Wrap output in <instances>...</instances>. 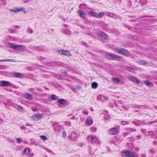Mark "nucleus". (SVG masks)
Wrapping results in <instances>:
<instances>
[{
    "label": "nucleus",
    "mask_w": 157,
    "mask_h": 157,
    "mask_svg": "<svg viewBox=\"0 0 157 157\" xmlns=\"http://www.w3.org/2000/svg\"><path fill=\"white\" fill-rule=\"evenodd\" d=\"M17 142L18 143H21L22 142V140L21 138H17L16 139Z\"/></svg>",
    "instance_id": "6e6d98bb"
},
{
    "label": "nucleus",
    "mask_w": 157,
    "mask_h": 157,
    "mask_svg": "<svg viewBox=\"0 0 157 157\" xmlns=\"http://www.w3.org/2000/svg\"><path fill=\"white\" fill-rule=\"evenodd\" d=\"M88 14L91 17L97 18V17L98 16V14L97 13L92 11H89Z\"/></svg>",
    "instance_id": "f3484780"
},
{
    "label": "nucleus",
    "mask_w": 157,
    "mask_h": 157,
    "mask_svg": "<svg viewBox=\"0 0 157 157\" xmlns=\"http://www.w3.org/2000/svg\"><path fill=\"white\" fill-rule=\"evenodd\" d=\"M98 34L104 39H108L109 38V36L107 34L101 31L99 32Z\"/></svg>",
    "instance_id": "4468645a"
},
{
    "label": "nucleus",
    "mask_w": 157,
    "mask_h": 157,
    "mask_svg": "<svg viewBox=\"0 0 157 157\" xmlns=\"http://www.w3.org/2000/svg\"><path fill=\"white\" fill-rule=\"evenodd\" d=\"M57 52L60 54H62L67 56H70L71 55L70 51L68 50H59L57 51Z\"/></svg>",
    "instance_id": "0eeeda50"
},
{
    "label": "nucleus",
    "mask_w": 157,
    "mask_h": 157,
    "mask_svg": "<svg viewBox=\"0 0 157 157\" xmlns=\"http://www.w3.org/2000/svg\"><path fill=\"white\" fill-rule=\"evenodd\" d=\"M18 12L20 11L24 13H26V10L25 9L24 7H21V8H18Z\"/></svg>",
    "instance_id": "c756f323"
},
{
    "label": "nucleus",
    "mask_w": 157,
    "mask_h": 157,
    "mask_svg": "<svg viewBox=\"0 0 157 157\" xmlns=\"http://www.w3.org/2000/svg\"><path fill=\"white\" fill-rule=\"evenodd\" d=\"M114 82H115L116 84L120 82V80L118 78H114L113 79Z\"/></svg>",
    "instance_id": "473e14b6"
},
{
    "label": "nucleus",
    "mask_w": 157,
    "mask_h": 157,
    "mask_svg": "<svg viewBox=\"0 0 157 157\" xmlns=\"http://www.w3.org/2000/svg\"><path fill=\"white\" fill-rule=\"evenodd\" d=\"M140 131L143 134H145L146 132V130L144 129H141L140 130Z\"/></svg>",
    "instance_id": "052dcab7"
},
{
    "label": "nucleus",
    "mask_w": 157,
    "mask_h": 157,
    "mask_svg": "<svg viewBox=\"0 0 157 157\" xmlns=\"http://www.w3.org/2000/svg\"><path fill=\"white\" fill-rule=\"evenodd\" d=\"M28 32L29 33H33V30L30 27H28L27 30Z\"/></svg>",
    "instance_id": "a19ab883"
},
{
    "label": "nucleus",
    "mask_w": 157,
    "mask_h": 157,
    "mask_svg": "<svg viewBox=\"0 0 157 157\" xmlns=\"http://www.w3.org/2000/svg\"><path fill=\"white\" fill-rule=\"evenodd\" d=\"M148 133L151 136V137H153V136L156 135V132L155 131H149L148 132Z\"/></svg>",
    "instance_id": "5701e85b"
},
{
    "label": "nucleus",
    "mask_w": 157,
    "mask_h": 157,
    "mask_svg": "<svg viewBox=\"0 0 157 157\" xmlns=\"http://www.w3.org/2000/svg\"><path fill=\"white\" fill-rule=\"evenodd\" d=\"M78 13L80 17L83 18L86 17V14L83 11L79 10L78 11Z\"/></svg>",
    "instance_id": "dca6fc26"
},
{
    "label": "nucleus",
    "mask_w": 157,
    "mask_h": 157,
    "mask_svg": "<svg viewBox=\"0 0 157 157\" xmlns=\"http://www.w3.org/2000/svg\"><path fill=\"white\" fill-rule=\"evenodd\" d=\"M9 46L10 48L16 50L24 51L26 48V47L24 45H17L13 43H10Z\"/></svg>",
    "instance_id": "f257e3e1"
},
{
    "label": "nucleus",
    "mask_w": 157,
    "mask_h": 157,
    "mask_svg": "<svg viewBox=\"0 0 157 157\" xmlns=\"http://www.w3.org/2000/svg\"><path fill=\"white\" fill-rule=\"evenodd\" d=\"M36 90L40 92H42L43 91L42 89L40 87L36 88Z\"/></svg>",
    "instance_id": "4d7b16f0"
},
{
    "label": "nucleus",
    "mask_w": 157,
    "mask_h": 157,
    "mask_svg": "<svg viewBox=\"0 0 157 157\" xmlns=\"http://www.w3.org/2000/svg\"><path fill=\"white\" fill-rule=\"evenodd\" d=\"M149 151L150 153L153 155L155 154L156 153V150L153 148H150Z\"/></svg>",
    "instance_id": "7c9ffc66"
},
{
    "label": "nucleus",
    "mask_w": 157,
    "mask_h": 157,
    "mask_svg": "<svg viewBox=\"0 0 157 157\" xmlns=\"http://www.w3.org/2000/svg\"><path fill=\"white\" fill-rule=\"evenodd\" d=\"M103 97L101 95L99 96L98 98V100H102Z\"/></svg>",
    "instance_id": "69168bd1"
},
{
    "label": "nucleus",
    "mask_w": 157,
    "mask_h": 157,
    "mask_svg": "<svg viewBox=\"0 0 157 157\" xmlns=\"http://www.w3.org/2000/svg\"><path fill=\"white\" fill-rule=\"evenodd\" d=\"M114 15V13H108V16L109 17L113 18Z\"/></svg>",
    "instance_id": "49530a36"
},
{
    "label": "nucleus",
    "mask_w": 157,
    "mask_h": 157,
    "mask_svg": "<svg viewBox=\"0 0 157 157\" xmlns=\"http://www.w3.org/2000/svg\"><path fill=\"white\" fill-rule=\"evenodd\" d=\"M133 107H136L139 109H144L145 108V106H139L138 105H135L133 106Z\"/></svg>",
    "instance_id": "2f4dec72"
},
{
    "label": "nucleus",
    "mask_w": 157,
    "mask_h": 157,
    "mask_svg": "<svg viewBox=\"0 0 157 157\" xmlns=\"http://www.w3.org/2000/svg\"><path fill=\"white\" fill-rule=\"evenodd\" d=\"M83 113L86 115H87L88 113V112L86 110L83 111Z\"/></svg>",
    "instance_id": "338daca9"
},
{
    "label": "nucleus",
    "mask_w": 157,
    "mask_h": 157,
    "mask_svg": "<svg viewBox=\"0 0 157 157\" xmlns=\"http://www.w3.org/2000/svg\"><path fill=\"white\" fill-rule=\"evenodd\" d=\"M90 129L91 131L95 132L96 131L97 128L95 127H93L90 128Z\"/></svg>",
    "instance_id": "09e8293b"
},
{
    "label": "nucleus",
    "mask_w": 157,
    "mask_h": 157,
    "mask_svg": "<svg viewBox=\"0 0 157 157\" xmlns=\"http://www.w3.org/2000/svg\"><path fill=\"white\" fill-rule=\"evenodd\" d=\"M140 124H141V122L140 121H137V122L136 124V125L139 126H140Z\"/></svg>",
    "instance_id": "0e129e2a"
},
{
    "label": "nucleus",
    "mask_w": 157,
    "mask_h": 157,
    "mask_svg": "<svg viewBox=\"0 0 157 157\" xmlns=\"http://www.w3.org/2000/svg\"><path fill=\"white\" fill-rule=\"evenodd\" d=\"M78 137L77 133L74 132H72L70 135L68 136V138L71 141H76Z\"/></svg>",
    "instance_id": "39448f33"
},
{
    "label": "nucleus",
    "mask_w": 157,
    "mask_h": 157,
    "mask_svg": "<svg viewBox=\"0 0 157 157\" xmlns=\"http://www.w3.org/2000/svg\"><path fill=\"white\" fill-rule=\"evenodd\" d=\"M117 132V130L115 128L110 129L108 131V133L111 135H115Z\"/></svg>",
    "instance_id": "f8f14e48"
},
{
    "label": "nucleus",
    "mask_w": 157,
    "mask_h": 157,
    "mask_svg": "<svg viewBox=\"0 0 157 157\" xmlns=\"http://www.w3.org/2000/svg\"><path fill=\"white\" fill-rule=\"evenodd\" d=\"M114 59V60H118L121 61H123L124 60V59L122 57L116 55L115 56Z\"/></svg>",
    "instance_id": "a211bd4d"
},
{
    "label": "nucleus",
    "mask_w": 157,
    "mask_h": 157,
    "mask_svg": "<svg viewBox=\"0 0 157 157\" xmlns=\"http://www.w3.org/2000/svg\"><path fill=\"white\" fill-rule=\"evenodd\" d=\"M101 24L103 25L102 27L105 30L106 29V26L107 25L105 24L103 22H101Z\"/></svg>",
    "instance_id": "ea45409f"
},
{
    "label": "nucleus",
    "mask_w": 157,
    "mask_h": 157,
    "mask_svg": "<svg viewBox=\"0 0 157 157\" xmlns=\"http://www.w3.org/2000/svg\"><path fill=\"white\" fill-rule=\"evenodd\" d=\"M18 109L20 112H24V109L22 107L20 106Z\"/></svg>",
    "instance_id": "58836bf2"
},
{
    "label": "nucleus",
    "mask_w": 157,
    "mask_h": 157,
    "mask_svg": "<svg viewBox=\"0 0 157 157\" xmlns=\"http://www.w3.org/2000/svg\"><path fill=\"white\" fill-rule=\"evenodd\" d=\"M91 141L94 144H99V141L98 138L95 136H92L91 137Z\"/></svg>",
    "instance_id": "ddd939ff"
},
{
    "label": "nucleus",
    "mask_w": 157,
    "mask_h": 157,
    "mask_svg": "<svg viewBox=\"0 0 157 157\" xmlns=\"http://www.w3.org/2000/svg\"><path fill=\"white\" fill-rule=\"evenodd\" d=\"M10 11L13 12H15V13H17V12H18V8H17L15 9H10Z\"/></svg>",
    "instance_id": "f704fd0d"
},
{
    "label": "nucleus",
    "mask_w": 157,
    "mask_h": 157,
    "mask_svg": "<svg viewBox=\"0 0 157 157\" xmlns=\"http://www.w3.org/2000/svg\"><path fill=\"white\" fill-rule=\"evenodd\" d=\"M116 50L117 53L120 54L128 56L129 54L128 50L123 49L121 48H116Z\"/></svg>",
    "instance_id": "20e7f679"
},
{
    "label": "nucleus",
    "mask_w": 157,
    "mask_h": 157,
    "mask_svg": "<svg viewBox=\"0 0 157 157\" xmlns=\"http://www.w3.org/2000/svg\"><path fill=\"white\" fill-rule=\"evenodd\" d=\"M129 79L134 82H136L137 84H139L140 82V81L139 79L132 76L129 77Z\"/></svg>",
    "instance_id": "9b49d317"
},
{
    "label": "nucleus",
    "mask_w": 157,
    "mask_h": 157,
    "mask_svg": "<svg viewBox=\"0 0 157 157\" xmlns=\"http://www.w3.org/2000/svg\"><path fill=\"white\" fill-rule=\"evenodd\" d=\"M32 109L34 111H36L37 110V108L36 107L32 108Z\"/></svg>",
    "instance_id": "774afa93"
},
{
    "label": "nucleus",
    "mask_w": 157,
    "mask_h": 157,
    "mask_svg": "<svg viewBox=\"0 0 157 157\" xmlns=\"http://www.w3.org/2000/svg\"><path fill=\"white\" fill-rule=\"evenodd\" d=\"M11 85V83L8 81H0V86L1 87L10 86Z\"/></svg>",
    "instance_id": "423d86ee"
},
{
    "label": "nucleus",
    "mask_w": 157,
    "mask_h": 157,
    "mask_svg": "<svg viewBox=\"0 0 157 157\" xmlns=\"http://www.w3.org/2000/svg\"><path fill=\"white\" fill-rule=\"evenodd\" d=\"M63 33L65 34L69 35L70 34L71 32L68 29H65L63 31Z\"/></svg>",
    "instance_id": "a878e982"
},
{
    "label": "nucleus",
    "mask_w": 157,
    "mask_h": 157,
    "mask_svg": "<svg viewBox=\"0 0 157 157\" xmlns=\"http://www.w3.org/2000/svg\"><path fill=\"white\" fill-rule=\"evenodd\" d=\"M113 18L116 19L119 18H120V17L119 15L114 14Z\"/></svg>",
    "instance_id": "bf43d9fd"
},
{
    "label": "nucleus",
    "mask_w": 157,
    "mask_h": 157,
    "mask_svg": "<svg viewBox=\"0 0 157 157\" xmlns=\"http://www.w3.org/2000/svg\"><path fill=\"white\" fill-rule=\"evenodd\" d=\"M32 0H22V2L25 3H27L30 2Z\"/></svg>",
    "instance_id": "13d9d810"
},
{
    "label": "nucleus",
    "mask_w": 157,
    "mask_h": 157,
    "mask_svg": "<svg viewBox=\"0 0 157 157\" xmlns=\"http://www.w3.org/2000/svg\"><path fill=\"white\" fill-rule=\"evenodd\" d=\"M7 140L10 141L11 143H14V141L13 140H12L11 139H10V138H8L7 139Z\"/></svg>",
    "instance_id": "680f3d73"
},
{
    "label": "nucleus",
    "mask_w": 157,
    "mask_h": 157,
    "mask_svg": "<svg viewBox=\"0 0 157 157\" xmlns=\"http://www.w3.org/2000/svg\"><path fill=\"white\" fill-rule=\"evenodd\" d=\"M49 98L51 99V100H54L57 99V97L55 94L50 95L49 96Z\"/></svg>",
    "instance_id": "412c9836"
},
{
    "label": "nucleus",
    "mask_w": 157,
    "mask_h": 157,
    "mask_svg": "<svg viewBox=\"0 0 157 157\" xmlns=\"http://www.w3.org/2000/svg\"><path fill=\"white\" fill-rule=\"evenodd\" d=\"M57 101L63 105H65L67 102V101L66 100L63 99H59Z\"/></svg>",
    "instance_id": "aec40b11"
},
{
    "label": "nucleus",
    "mask_w": 157,
    "mask_h": 157,
    "mask_svg": "<svg viewBox=\"0 0 157 157\" xmlns=\"http://www.w3.org/2000/svg\"><path fill=\"white\" fill-rule=\"evenodd\" d=\"M16 30L14 29H10L9 32L10 33H14Z\"/></svg>",
    "instance_id": "5fc2aeb1"
},
{
    "label": "nucleus",
    "mask_w": 157,
    "mask_h": 157,
    "mask_svg": "<svg viewBox=\"0 0 157 157\" xmlns=\"http://www.w3.org/2000/svg\"><path fill=\"white\" fill-rule=\"evenodd\" d=\"M115 54L111 53H107L106 55V56L107 59H110L114 60V57Z\"/></svg>",
    "instance_id": "9d476101"
},
{
    "label": "nucleus",
    "mask_w": 157,
    "mask_h": 157,
    "mask_svg": "<svg viewBox=\"0 0 157 157\" xmlns=\"http://www.w3.org/2000/svg\"><path fill=\"white\" fill-rule=\"evenodd\" d=\"M2 61L14 62L15 61L14 60H13V59H5L0 60V62H2Z\"/></svg>",
    "instance_id": "bb28decb"
},
{
    "label": "nucleus",
    "mask_w": 157,
    "mask_h": 157,
    "mask_svg": "<svg viewBox=\"0 0 157 157\" xmlns=\"http://www.w3.org/2000/svg\"><path fill=\"white\" fill-rule=\"evenodd\" d=\"M36 49L37 50L40 51H44V49L43 47L41 46H38L36 48Z\"/></svg>",
    "instance_id": "cd10ccee"
},
{
    "label": "nucleus",
    "mask_w": 157,
    "mask_h": 157,
    "mask_svg": "<svg viewBox=\"0 0 157 157\" xmlns=\"http://www.w3.org/2000/svg\"><path fill=\"white\" fill-rule=\"evenodd\" d=\"M31 40L30 39H25L23 40L22 41H21V42L29 43L30 42Z\"/></svg>",
    "instance_id": "4c0bfd02"
},
{
    "label": "nucleus",
    "mask_w": 157,
    "mask_h": 157,
    "mask_svg": "<svg viewBox=\"0 0 157 157\" xmlns=\"http://www.w3.org/2000/svg\"><path fill=\"white\" fill-rule=\"evenodd\" d=\"M140 62L141 64L143 65H145L147 64V63L144 60H141Z\"/></svg>",
    "instance_id": "37998d69"
},
{
    "label": "nucleus",
    "mask_w": 157,
    "mask_h": 157,
    "mask_svg": "<svg viewBox=\"0 0 157 157\" xmlns=\"http://www.w3.org/2000/svg\"><path fill=\"white\" fill-rule=\"evenodd\" d=\"M127 70L131 72H133L134 71V69L131 67H128Z\"/></svg>",
    "instance_id": "c03bdc74"
},
{
    "label": "nucleus",
    "mask_w": 157,
    "mask_h": 157,
    "mask_svg": "<svg viewBox=\"0 0 157 157\" xmlns=\"http://www.w3.org/2000/svg\"><path fill=\"white\" fill-rule=\"evenodd\" d=\"M126 129L129 132H135L136 131V130L134 128H127Z\"/></svg>",
    "instance_id": "c85d7f7f"
},
{
    "label": "nucleus",
    "mask_w": 157,
    "mask_h": 157,
    "mask_svg": "<svg viewBox=\"0 0 157 157\" xmlns=\"http://www.w3.org/2000/svg\"><path fill=\"white\" fill-rule=\"evenodd\" d=\"M130 134V133L129 132H125L123 133V136L124 137H125L127 136H128V135Z\"/></svg>",
    "instance_id": "3c124183"
},
{
    "label": "nucleus",
    "mask_w": 157,
    "mask_h": 157,
    "mask_svg": "<svg viewBox=\"0 0 157 157\" xmlns=\"http://www.w3.org/2000/svg\"><path fill=\"white\" fill-rule=\"evenodd\" d=\"M41 139L44 141H45L47 139V137L46 136H40Z\"/></svg>",
    "instance_id": "79ce46f5"
},
{
    "label": "nucleus",
    "mask_w": 157,
    "mask_h": 157,
    "mask_svg": "<svg viewBox=\"0 0 157 157\" xmlns=\"http://www.w3.org/2000/svg\"><path fill=\"white\" fill-rule=\"evenodd\" d=\"M30 150L29 148H25L24 150L23 153L25 155H28L30 152Z\"/></svg>",
    "instance_id": "393cba45"
},
{
    "label": "nucleus",
    "mask_w": 157,
    "mask_h": 157,
    "mask_svg": "<svg viewBox=\"0 0 157 157\" xmlns=\"http://www.w3.org/2000/svg\"><path fill=\"white\" fill-rule=\"evenodd\" d=\"M34 121H38L43 117V115L42 114H36L33 115L32 117Z\"/></svg>",
    "instance_id": "6e6552de"
},
{
    "label": "nucleus",
    "mask_w": 157,
    "mask_h": 157,
    "mask_svg": "<svg viewBox=\"0 0 157 157\" xmlns=\"http://www.w3.org/2000/svg\"><path fill=\"white\" fill-rule=\"evenodd\" d=\"M104 119L105 120H109L110 119L109 115H105L104 117Z\"/></svg>",
    "instance_id": "72a5a7b5"
},
{
    "label": "nucleus",
    "mask_w": 157,
    "mask_h": 157,
    "mask_svg": "<svg viewBox=\"0 0 157 157\" xmlns=\"http://www.w3.org/2000/svg\"><path fill=\"white\" fill-rule=\"evenodd\" d=\"M140 2L142 5H145L147 3L146 0H140Z\"/></svg>",
    "instance_id": "c9c22d12"
},
{
    "label": "nucleus",
    "mask_w": 157,
    "mask_h": 157,
    "mask_svg": "<svg viewBox=\"0 0 157 157\" xmlns=\"http://www.w3.org/2000/svg\"><path fill=\"white\" fill-rule=\"evenodd\" d=\"M121 123L123 125H125V124H129V123L127 121H122L121 122Z\"/></svg>",
    "instance_id": "864d4df0"
},
{
    "label": "nucleus",
    "mask_w": 157,
    "mask_h": 157,
    "mask_svg": "<svg viewBox=\"0 0 157 157\" xmlns=\"http://www.w3.org/2000/svg\"><path fill=\"white\" fill-rule=\"evenodd\" d=\"M19 105L17 104H14L13 105V107H14L15 108H16L17 109H18V107L20 106Z\"/></svg>",
    "instance_id": "e2e57ef3"
},
{
    "label": "nucleus",
    "mask_w": 157,
    "mask_h": 157,
    "mask_svg": "<svg viewBox=\"0 0 157 157\" xmlns=\"http://www.w3.org/2000/svg\"><path fill=\"white\" fill-rule=\"evenodd\" d=\"M128 139L130 140H129L131 142H133L135 140V139L133 137H130L128 138Z\"/></svg>",
    "instance_id": "de8ad7c7"
},
{
    "label": "nucleus",
    "mask_w": 157,
    "mask_h": 157,
    "mask_svg": "<svg viewBox=\"0 0 157 157\" xmlns=\"http://www.w3.org/2000/svg\"><path fill=\"white\" fill-rule=\"evenodd\" d=\"M86 121L87 124L88 125H90L93 123V120L91 117H88L86 119Z\"/></svg>",
    "instance_id": "6ab92c4d"
},
{
    "label": "nucleus",
    "mask_w": 157,
    "mask_h": 157,
    "mask_svg": "<svg viewBox=\"0 0 157 157\" xmlns=\"http://www.w3.org/2000/svg\"><path fill=\"white\" fill-rule=\"evenodd\" d=\"M144 83L147 86H152L153 85L152 83L149 82L148 80H145L144 81Z\"/></svg>",
    "instance_id": "b1692460"
},
{
    "label": "nucleus",
    "mask_w": 157,
    "mask_h": 157,
    "mask_svg": "<svg viewBox=\"0 0 157 157\" xmlns=\"http://www.w3.org/2000/svg\"><path fill=\"white\" fill-rule=\"evenodd\" d=\"M23 97L29 100H31L33 98V95L29 93H26L24 94Z\"/></svg>",
    "instance_id": "2eb2a0df"
},
{
    "label": "nucleus",
    "mask_w": 157,
    "mask_h": 157,
    "mask_svg": "<svg viewBox=\"0 0 157 157\" xmlns=\"http://www.w3.org/2000/svg\"><path fill=\"white\" fill-rule=\"evenodd\" d=\"M65 124L67 126H70L71 125V123L69 121H66L65 122Z\"/></svg>",
    "instance_id": "603ef678"
},
{
    "label": "nucleus",
    "mask_w": 157,
    "mask_h": 157,
    "mask_svg": "<svg viewBox=\"0 0 157 157\" xmlns=\"http://www.w3.org/2000/svg\"><path fill=\"white\" fill-rule=\"evenodd\" d=\"M11 75L13 76L16 78H22L24 76L23 74L18 72H12Z\"/></svg>",
    "instance_id": "1a4fd4ad"
},
{
    "label": "nucleus",
    "mask_w": 157,
    "mask_h": 157,
    "mask_svg": "<svg viewBox=\"0 0 157 157\" xmlns=\"http://www.w3.org/2000/svg\"><path fill=\"white\" fill-rule=\"evenodd\" d=\"M62 136L63 138H66V133L65 131H63V132H62Z\"/></svg>",
    "instance_id": "8fccbe9b"
},
{
    "label": "nucleus",
    "mask_w": 157,
    "mask_h": 157,
    "mask_svg": "<svg viewBox=\"0 0 157 157\" xmlns=\"http://www.w3.org/2000/svg\"><path fill=\"white\" fill-rule=\"evenodd\" d=\"M104 16V13L103 12H101L99 13V14H98V16L97 18H102Z\"/></svg>",
    "instance_id": "e433bc0d"
},
{
    "label": "nucleus",
    "mask_w": 157,
    "mask_h": 157,
    "mask_svg": "<svg viewBox=\"0 0 157 157\" xmlns=\"http://www.w3.org/2000/svg\"><path fill=\"white\" fill-rule=\"evenodd\" d=\"M98 86V84L96 82H94L91 84V87L93 89H96Z\"/></svg>",
    "instance_id": "4be33fe9"
},
{
    "label": "nucleus",
    "mask_w": 157,
    "mask_h": 157,
    "mask_svg": "<svg viewBox=\"0 0 157 157\" xmlns=\"http://www.w3.org/2000/svg\"><path fill=\"white\" fill-rule=\"evenodd\" d=\"M56 64L59 66H63V64L61 62H58L56 63Z\"/></svg>",
    "instance_id": "a18cd8bd"
},
{
    "label": "nucleus",
    "mask_w": 157,
    "mask_h": 157,
    "mask_svg": "<svg viewBox=\"0 0 157 157\" xmlns=\"http://www.w3.org/2000/svg\"><path fill=\"white\" fill-rule=\"evenodd\" d=\"M138 156L137 154H136L135 152L131 151H126L122 153V157H135L136 156Z\"/></svg>",
    "instance_id": "f03ea898"
},
{
    "label": "nucleus",
    "mask_w": 157,
    "mask_h": 157,
    "mask_svg": "<svg viewBox=\"0 0 157 157\" xmlns=\"http://www.w3.org/2000/svg\"><path fill=\"white\" fill-rule=\"evenodd\" d=\"M52 125L54 131L58 134L60 133L61 132L62 126L58 124V122H54L53 123Z\"/></svg>",
    "instance_id": "7ed1b4c3"
}]
</instances>
